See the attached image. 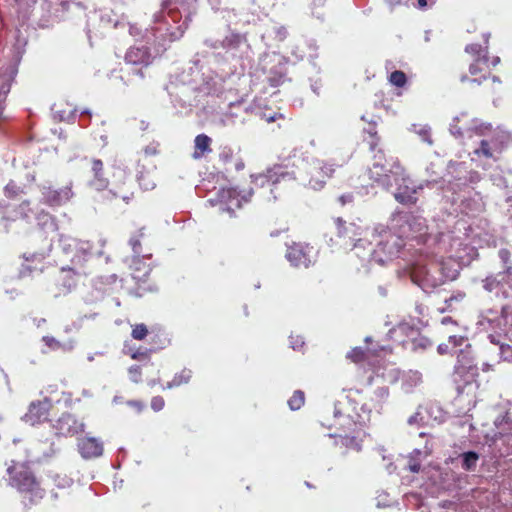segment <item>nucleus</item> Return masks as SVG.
Wrapping results in <instances>:
<instances>
[{
  "label": "nucleus",
  "mask_w": 512,
  "mask_h": 512,
  "mask_svg": "<svg viewBox=\"0 0 512 512\" xmlns=\"http://www.w3.org/2000/svg\"><path fill=\"white\" fill-rule=\"evenodd\" d=\"M313 248L304 243H292L287 247L285 257L296 268H309L313 263Z\"/></svg>",
  "instance_id": "7"
},
{
  "label": "nucleus",
  "mask_w": 512,
  "mask_h": 512,
  "mask_svg": "<svg viewBox=\"0 0 512 512\" xmlns=\"http://www.w3.org/2000/svg\"><path fill=\"white\" fill-rule=\"evenodd\" d=\"M418 4L419 6L424 7L427 5V0H418Z\"/></svg>",
  "instance_id": "50"
},
{
  "label": "nucleus",
  "mask_w": 512,
  "mask_h": 512,
  "mask_svg": "<svg viewBox=\"0 0 512 512\" xmlns=\"http://www.w3.org/2000/svg\"><path fill=\"white\" fill-rule=\"evenodd\" d=\"M285 164L274 165L264 174L256 177V182L276 184L286 177L299 181L304 186L321 190L333 177L335 169L333 164L321 159L309 160L303 153L294 151L285 160Z\"/></svg>",
  "instance_id": "1"
},
{
  "label": "nucleus",
  "mask_w": 512,
  "mask_h": 512,
  "mask_svg": "<svg viewBox=\"0 0 512 512\" xmlns=\"http://www.w3.org/2000/svg\"><path fill=\"white\" fill-rule=\"evenodd\" d=\"M339 426L340 429H343V433H339L336 436L339 437L342 445L355 449L357 451L360 450V439H359V429L356 422H354L349 416H344L341 413L339 414Z\"/></svg>",
  "instance_id": "8"
},
{
  "label": "nucleus",
  "mask_w": 512,
  "mask_h": 512,
  "mask_svg": "<svg viewBox=\"0 0 512 512\" xmlns=\"http://www.w3.org/2000/svg\"><path fill=\"white\" fill-rule=\"evenodd\" d=\"M287 403L291 410H299L305 403V393L302 390H295Z\"/></svg>",
  "instance_id": "23"
},
{
  "label": "nucleus",
  "mask_w": 512,
  "mask_h": 512,
  "mask_svg": "<svg viewBox=\"0 0 512 512\" xmlns=\"http://www.w3.org/2000/svg\"><path fill=\"white\" fill-rule=\"evenodd\" d=\"M488 339L492 344L499 346V349L501 348V344H505L503 341H501L500 335L489 334Z\"/></svg>",
  "instance_id": "40"
},
{
  "label": "nucleus",
  "mask_w": 512,
  "mask_h": 512,
  "mask_svg": "<svg viewBox=\"0 0 512 512\" xmlns=\"http://www.w3.org/2000/svg\"><path fill=\"white\" fill-rule=\"evenodd\" d=\"M474 153L478 156H483L485 158L493 157V153H492L490 144L487 140H482L480 142L479 148L475 149Z\"/></svg>",
  "instance_id": "30"
},
{
  "label": "nucleus",
  "mask_w": 512,
  "mask_h": 512,
  "mask_svg": "<svg viewBox=\"0 0 512 512\" xmlns=\"http://www.w3.org/2000/svg\"><path fill=\"white\" fill-rule=\"evenodd\" d=\"M462 468L466 471L475 469L479 455L474 451L465 452L462 454Z\"/></svg>",
  "instance_id": "22"
},
{
  "label": "nucleus",
  "mask_w": 512,
  "mask_h": 512,
  "mask_svg": "<svg viewBox=\"0 0 512 512\" xmlns=\"http://www.w3.org/2000/svg\"><path fill=\"white\" fill-rule=\"evenodd\" d=\"M423 287L427 286H436L437 284L430 280L429 278V272L425 271L423 278L421 279V284Z\"/></svg>",
  "instance_id": "39"
},
{
  "label": "nucleus",
  "mask_w": 512,
  "mask_h": 512,
  "mask_svg": "<svg viewBox=\"0 0 512 512\" xmlns=\"http://www.w3.org/2000/svg\"><path fill=\"white\" fill-rule=\"evenodd\" d=\"M465 52L470 54L473 59H478L480 57L482 58H489L488 57V47H483L481 44L478 43H472L468 44L465 47Z\"/></svg>",
  "instance_id": "21"
},
{
  "label": "nucleus",
  "mask_w": 512,
  "mask_h": 512,
  "mask_svg": "<svg viewBox=\"0 0 512 512\" xmlns=\"http://www.w3.org/2000/svg\"><path fill=\"white\" fill-rule=\"evenodd\" d=\"M86 274L83 267H62L55 277V285L60 294H67L76 288L79 277Z\"/></svg>",
  "instance_id": "9"
},
{
  "label": "nucleus",
  "mask_w": 512,
  "mask_h": 512,
  "mask_svg": "<svg viewBox=\"0 0 512 512\" xmlns=\"http://www.w3.org/2000/svg\"><path fill=\"white\" fill-rule=\"evenodd\" d=\"M150 406L155 412L161 411L165 407V400L162 396H154L151 399Z\"/></svg>",
  "instance_id": "35"
},
{
  "label": "nucleus",
  "mask_w": 512,
  "mask_h": 512,
  "mask_svg": "<svg viewBox=\"0 0 512 512\" xmlns=\"http://www.w3.org/2000/svg\"><path fill=\"white\" fill-rule=\"evenodd\" d=\"M369 178L378 186L390 189L399 180L405 181V169L397 158L387 159L381 149L374 155V161L368 171Z\"/></svg>",
  "instance_id": "4"
},
{
  "label": "nucleus",
  "mask_w": 512,
  "mask_h": 512,
  "mask_svg": "<svg viewBox=\"0 0 512 512\" xmlns=\"http://www.w3.org/2000/svg\"><path fill=\"white\" fill-rule=\"evenodd\" d=\"M23 257L26 261H32V262H36V263H40V264L44 260V255L40 254V253H33V254H30L29 256L27 254H24Z\"/></svg>",
  "instance_id": "37"
},
{
  "label": "nucleus",
  "mask_w": 512,
  "mask_h": 512,
  "mask_svg": "<svg viewBox=\"0 0 512 512\" xmlns=\"http://www.w3.org/2000/svg\"><path fill=\"white\" fill-rule=\"evenodd\" d=\"M353 199V196L351 194L348 195H342L339 197V201L342 205H345L347 202H351Z\"/></svg>",
  "instance_id": "42"
},
{
  "label": "nucleus",
  "mask_w": 512,
  "mask_h": 512,
  "mask_svg": "<svg viewBox=\"0 0 512 512\" xmlns=\"http://www.w3.org/2000/svg\"><path fill=\"white\" fill-rule=\"evenodd\" d=\"M191 378H192V371L190 369L184 368L179 373H176L174 375L173 379L171 381L167 382V384L165 386H162V389L163 390L172 389V388L187 384V383H189Z\"/></svg>",
  "instance_id": "19"
},
{
  "label": "nucleus",
  "mask_w": 512,
  "mask_h": 512,
  "mask_svg": "<svg viewBox=\"0 0 512 512\" xmlns=\"http://www.w3.org/2000/svg\"><path fill=\"white\" fill-rule=\"evenodd\" d=\"M460 81L462 83H470L471 85L478 86L485 83H500L499 78L491 74L489 58L482 57L473 59L469 65V75H462Z\"/></svg>",
  "instance_id": "5"
},
{
  "label": "nucleus",
  "mask_w": 512,
  "mask_h": 512,
  "mask_svg": "<svg viewBox=\"0 0 512 512\" xmlns=\"http://www.w3.org/2000/svg\"><path fill=\"white\" fill-rule=\"evenodd\" d=\"M149 274H150L149 270H146V271L143 273V279H142V278H140L138 275H136V273H133V274H132V278H133L137 283H139V282H141V283H142V284H140V287H139L142 291H148V290H150V286H149V285H147V279H148V277H149Z\"/></svg>",
  "instance_id": "34"
},
{
  "label": "nucleus",
  "mask_w": 512,
  "mask_h": 512,
  "mask_svg": "<svg viewBox=\"0 0 512 512\" xmlns=\"http://www.w3.org/2000/svg\"><path fill=\"white\" fill-rule=\"evenodd\" d=\"M127 405L130 406L131 408L135 409L138 412L143 411V409L145 407L144 403L139 400H130L127 402Z\"/></svg>",
  "instance_id": "38"
},
{
  "label": "nucleus",
  "mask_w": 512,
  "mask_h": 512,
  "mask_svg": "<svg viewBox=\"0 0 512 512\" xmlns=\"http://www.w3.org/2000/svg\"><path fill=\"white\" fill-rule=\"evenodd\" d=\"M348 359H350L354 363H361L366 360V352L361 347H354L352 348L346 356Z\"/></svg>",
  "instance_id": "26"
},
{
  "label": "nucleus",
  "mask_w": 512,
  "mask_h": 512,
  "mask_svg": "<svg viewBox=\"0 0 512 512\" xmlns=\"http://www.w3.org/2000/svg\"><path fill=\"white\" fill-rule=\"evenodd\" d=\"M43 342L51 349L55 350V349H59L61 347V343L56 340L54 337H51V336H44L43 337Z\"/></svg>",
  "instance_id": "36"
},
{
  "label": "nucleus",
  "mask_w": 512,
  "mask_h": 512,
  "mask_svg": "<svg viewBox=\"0 0 512 512\" xmlns=\"http://www.w3.org/2000/svg\"><path fill=\"white\" fill-rule=\"evenodd\" d=\"M8 485L15 489L26 508L40 504L46 495L41 481L27 462L12 460L7 466Z\"/></svg>",
  "instance_id": "2"
},
{
  "label": "nucleus",
  "mask_w": 512,
  "mask_h": 512,
  "mask_svg": "<svg viewBox=\"0 0 512 512\" xmlns=\"http://www.w3.org/2000/svg\"><path fill=\"white\" fill-rule=\"evenodd\" d=\"M390 6H396L401 3L402 0H385Z\"/></svg>",
  "instance_id": "46"
},
{
  "label": "nucleus",
  "mask_w": 512,
  "mask_h": 512,
  "mask_svg": "<svg viewBox=\"0 0 512 512\" xmlns=\"http://www.w3.org/2000/svg\"><path fill=\"white\" fill-rule=\"evenodd\" d=\"M337 235L339 237L348 238L351 241L356 240L357 236H359L358 227L353 224H347L341 218H337L336 221Z\"/></svg>",
  "instance_id": "17"
},
{
  "label": "nucleus",
  "mask_w": 512,
  "mask_h": 512,
  "mask_svg": "<svg viewBox=\"0 0 512 512\" xmlns=\"http://www.w3.org/2000/svg\"><path fill=\"white\" fill-rule=\"evenodd\" d=\"M500 62V58L499 57H495L493 60H492V65L493 66H496L498 63Z\"/></svg>",
  "instance_id": "49"
},
{
  "label": "nucleus",
  "mask_w": 512,
  "mask_h": 512,
  "mask_svg": "<svg viewBox=\"0 0 512 512\" xmlns=\"http://www.w3.org/2000/svg\"><path fill=\"white\" fill-rule=\"evenodd\" d=\"M23 193V190L15 182L10 181L4 187V194L9 199H16Z\"/></svg>",
  "instance_id": "25"
},
{
  "label": "nucleus",
  "mask_w": 512,
  "mask_h": 512,
  "mask_svg": "<svg viewBox=\"0 0 512 512\" xmlns=\"http://www.w3.org/2000/svg\"><path fill=\"white\" fill-rule=\"evenodd\" d=\"M36 227L40 236L44 239L53 240L58 235V222L57 219L45 211H40L36 215Z\"/></svg>",
  "instance_id": "11"
},
{
  "label": "nucleus",
  "mask_w": 512,
  "mask_h": 512,
  "mask_svg": "<svg viewBox=\"0 0 512 512\" xmlns=\"http://www.w3.org/2000/svg\"><path fill=\"white\" fill-rule=\"evenodd\" d=\"M389 82L396 87H403L407 82L406 74L403 71L396 70L390 74Z\"/></svg>",
  "instance_id": "27"
},
{
  "label": "nucleus",
  "mask_w": 512,
  "mask_h": 512,
  "mask_svg": "<svg viewBox=\"0 0 512 512\" xmlns=\"http://www.w3.org/2000/svg\"><path fill=\"white\" fill-rule=\"evenodd\" d=\"M259 115H260V118L267 123H273V122H277L279 120H282V121L285 120V116L282 113H280L279 111H271L270 109H266V108L263 109Z\"/></svg>",
  "instance_id": "24"
},
{
  "label": "nucleus",
  "mask_w": 512,
  "mask_h": 512,
  "mask_svg": "<svg viewBox=\"0 0 512 512\" xmlns=\"http://www.w3.org/2000/svg\"><path fill=\"white\" fill-rule=\"evenodd\" d=\"M281 79L282 76L280 75L278 78L270 77L268 81L272 87H276L281 83Z\"/></svg>",
  "instance_id": "41"
},
{
  "label": "nucleus",
  "mask_w": 512,
  "mask_h": 512,
  "mask_svg": "<svg viewBox=\"0 0 512 512\" xmlns=\"http://www.w3.org/2000/svg\"><path fill=\"white\" fill-rule=\"evenodd\" d=\"M77 446L81 456L86 459L98 457L103 452L102 442L94 437L80 438Z\"/></svg>",
  "instance_id": "13"
},
{
  "label": "nucleus",
  "mask_w": 512,
  "mask_h": 512,
  "mask_svg": "<svg viewBox=\"0 0 512 512\" xmlns=\"http://www.w3.org/2000/svg\"><path fill=\"white\" fill-rule=\"evenodd\" d=\"M89 164L88 186L96 191H104L110 187L101 195L102 202L121 199L123 202L129 203L134 196V183L131 178L121 171L117 179L110 183L104 175V164L100 159L91 158Z\"/></svg>",
  "instance_id": "3"
},
{
  "label": "nucleus",
  "mask_w": 512,
  "mask_h": 512,
  "mask_svg": "<svg viewBox=\"0 0 512 512\" xmlns=\"http://www.w3.org/2000/svg\"><path fill=\"white\" fill-rule=\"evenodd\" d=\"M137 76H139L141 79H143L145 77L143 71H142V68L140 69H136L135 72H134Z\"/></svg>",
  "instance_id": "48"
},
{
  "label": "nucleus",
  "mask_w": 512,
  "mask_h": 512,
  "mask_svg": "<svg viewBox=\"0 0 512 512\" xmlns=\"http://www.w3.org/2000/svg\"><path fill=\"white\" fill-rule=\"evenodd\" d=\"M212 139L206 134H199L194 139V151L192 153L193 159H201L206 154L212 151Z\"/></svg>",
  "instance_id": "16"
},
{
  "label": "nucleus",
  "mask_w": 512,
  "mask_h": 512,
  "mask_svg": "<svg viewBox=\"0 0 512 512\" xmlns=\"http://www.w3.org/2000/svg\"><path fill=\"white\" fill-rule=\"evenodd\" d=\"M500 361L512 363V346L509 344H501Z\"/></svg>",
  "instance_id": "31"
},
{
  "label": "nucleus",
  "mask_w": 512,
  "mask_h": 512,
  "mask_svg": "<svg viewBox=\"0 0 512 512\" xmlns=\"http://www.w3.org/2000/svg\"><path fill=\"white\" fill-rule=\"evenodd\" d=\"M127 353L134 360H146L149 358V351L147 349H129Z\"/></svg>",
  "instance_id": "33"
},
{
  "label": "nucleus",
  "mask_w": 512,
  "mask_h": 512,
  "mask_svg": "<svg viewBox=\"0 0 512 512\" xmlns=\"http://www.w3.org/2000/svg\"><path fill=\"white\" fill-rule=\"evenodd\" d=\"M490 368H491V366L489 364H485L484 367L482 368V370L488 371Z\"/></svg>",
  "instance_id": "52"
},
{
  "label": "nucleus",
  "mask_w": 512,
  "mask_h": 512,
  "mask_svg": "<svg viewBox=\"0 0 512 512\" xmlns=\"http://www.w3.org/2000/svg\"><path fill=\"white\" fill-rule=\"evenodd\" d=\"M152 60L150 49L146 46L131 47L125 55L126 63L135 66L147 67L152 63Z\"/></svg>",
  "instance_id": "12"
},
{
  "label": "nucleus",
  "mask_w": 512,
  "mask_h": 512,
  "mask_svg": "<svg viewBox=\"0 0 512 512\" xmlns=\"http://www.w3.org/2000/svg\"><path fill=\"white\" fill-rule=\"evenodd\" d=\"M236 170H242L244 168V162L241 159H237L235 162Z\"/></svg>",
  "instance_id": "44"
},
{
  "label": "nucleus",
  "mask_w": 512,
  "mask_h": 512,
  "mask_svg": "<svg viewBox=\"0 0 512 512\" xmlns=\"http://www.w3.org/2000/svg\"><path fill=\"white\" fill-rule=\"evenodd\" d=\"M158 383H160V381H159V380H151L148 384H149L151 387H153V386H155V385H156V384H158Z\"/></svg>",
  "instance_id": "51"
},
{
  "label": "nucleus",
  "mask_w": 512,
  "mask_h": 512,
  "mask_svg": "<svg viewBox=\"0 0 512 512\" xmlns=\"http://www.w3.org/2000/svg\"><path fill=\"white\" fill-rule=\"evenodd\" d=\"M43 201L51 207L63 205L70 198V190L62 188L59 190L52 189L51 187H44L42 191Z\"/></svg>",
  "instance_id": "15"
},
{
  "label": "nucleus",
  "mask_w": 512,
  "mask_h": 512,
  "mask_svg": "<svg viewBox=\"0 0 512 512\" xmlns=\"http://www.w3.org/2000/svg\"><path fill=\"white\" fill-rule=\"evenodd\" d=\"M500 258L507 263L509 260V252L507 250H500L499 252Z\"/></svg>",
  "instance_id": "43"
},
{
  "label": "nucleus",
  "mask_w": 512,
  "mask_h": 512,
  "mask_svg": "<svg viewBox=\"0 0 512 512\" xmlns=\"http://www.w3.org/2000/svg\"><path fill=\"white\" fill-rule=\"evenodd\" d=\"M129 378L134 383L142 382V371L139 365H133L128 370Z\"/></svg>",
  "instance_id": "32"
},
{
  "label": "nucleus",
  "mask_w": 512,
  "mask_h": 512,
  "mask_svg": "<svg viewBox=\"0 0 512 512\" xmlns=\"http://www.w3.org/2000/svg\"><path fill=\"white\" fill-rule=\"evenodd\" d=\"M220 199L227 206V211L233 212L235 208H241L243 203L249 202V197L242 196L235 188L222 189Z\"/></svg>",
  "instance_id": "14"
},
{
  "label": "nucleus",
  "mask_w": 512,
  "mask_h": 512,
  "mask_svg": "<svg viewBox=\"0 0 512 512\" xmlns=\"http://www.w3.org/2000/svg\"><path fill=\"white\" fill-rule=\"evenodd\" d=\"M131 245L133 247V250L136 251L137 247L140 246V241L137 239H131Z\"/></svg>",
  "instance_id": "45"
},
{
  "label": "nucleus",
  "mask_w": 512,
  "mask_h": 512,
  "mask_svg": "<svg viewBox=\"0 0 512 512\" xmlns=\"http://www.w3.org/2000/svg\"><path fill=\"white\" fill-rule=\"evenodd\" d=\"M394 198L397 202L403 205H414L417 202L416 190L408 186H400L394 193Z\"/></svg>",
  "instance_id": "18"
},
{
  "label": "nucleus",
  "mask_w": 512,
  "mask_h": 512,
  "mask_svg": "<svg viewBox=\"0 0 512 512\" xmlns=\"http://www.w3.org/2000/svg\"><path fill=\"white\" fill-rule=\"evenodd\" d=\"M55 433L59 437H74L82 434L85 424L69 412H64L53 424Z\"/></svg>",
  "instance_id": "6"
},
{
  "label": "nucleus",
  "mask_w": 512,
  "mask_h": 512,
  "mask_svg": "<svg viewBox=\"0 0 512 512\" xmlns=\"http://www.w3.org/2000/svg\"><path fill=\"white\" fill-rule=\"evenodd\" d=\"M364 133L366 134L364 137V142L369 146L371 151H375L379 147L381 141V138L376 130V124L369 123L368 128L364 129Z\"/></svg>",
  "instance_id": "20"
},
{
  "label": "nucleus",
  "mask_w": 512,
  "mask_h": 512,
  "mask_svg": "<svg viewBox=\"0 0 512 512\" xmlns=\"http://www.w3.org/2000/svg\"><path fill=\"white\" fill-rule=\"evenodd\" d=\"M29 204V201H24L22 202L21 207L29 206Z\"/></svg>",
  "instance_id": "53"
},
{
  "label": "nucleus",
  "mask_w": 512,
  "mask_h": 512,
  "mask_svg": "<svg viewBox=\"0 0 512 512\" xmlns=\"http://www.w3.org/2000/svg\"><path fill=\"white\" fill-rule=\"evenodd\" d=\"M148 335V328L145 324H136L132 327L131 336L135 340H143Z\"/></svg>",
  "instance_id": "28"
},
{
  "label": "nucleus",
  "mask_w": 512,
  "mask_h": 512,
  "mask_svg": "<svg viewBox=\"0 0 512 512\" xmlns=\"http://www.w3.org/2000/svg\"><path fill=\"white\" fill-rule=\"evenodd\" d=\"M219 160L223 164H229L234 160V151L230 146H224L219 152Z\"/></svg>",
  "instance_id": "29"
},
{
  "label": "nucleus",
  "mask_w": 512,
  "mask_h": 512,
  "mask_svg": "<svg viewBox=\"0 0 512 512\" xmlns=\"http://www.w3.org/2000/svg\"><path fill=\"white\" fill-rule=\"evenodd\" d=\"M410 470L414 473H417L419 472L420 470V465L419 464H413V465H410Z\"/></svg>",
  "instance_id": "47"
},
{
  "label": "nucleus",
  "mask_w": 512,
  "mask_h": 512,
  "mask_svg": "<svg viewBox=\"0 0 512 512\" xmlns=\"http://www.w3.org/2000/svg\"><path fill=\"white\" fill-rule=\"evenodd\" d=\"M52 401L49 398L32 401L24 415V420L30 425H37L49 420Z\"/></svg>",
  "instance_id": "10"
}]
</instances>
